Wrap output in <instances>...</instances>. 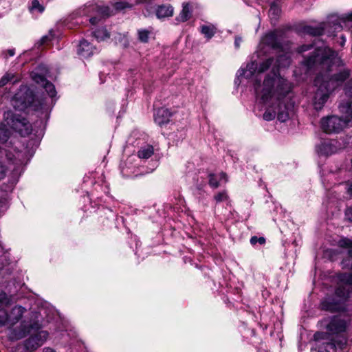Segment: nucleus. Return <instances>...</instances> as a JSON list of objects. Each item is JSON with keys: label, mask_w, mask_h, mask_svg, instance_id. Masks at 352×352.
I'll use <instances>...</instances> for the list:
<instances>
[{"label": "nucleus", "mask_w": 352, "mask_h": 352, "mask_svg": "<svg viewBox=\"0 0 352 352\" xmlns=\"http://www.w3.org/2000/svg\"><path fill=\"white\" fill-rule=\"evenodd\" d=\"M149 0H137V3H144L148 2Z\"/></svg>", "instance_id": "6e6d98bb"}, {"label": "nucleus", "mask_w": 352, "mask_h": 352, "mask_svg": "<svg viewBox=\"0 0 352 352\" xmlns=\"http://www.w3.org/2000/svg\"><path fill=\"white\" fill-rule=\"evenodd\" d=\"M30 327L25 322H21L20 325L16 327H9L8 339L16 341L23 338L30 333Z\"/></svg>", "instance_id": "4468645a"}, {"label": "nucleus", "mask_w": 352, "mask_h": 352, "mask_svg": "<svg viewBox=\"0 0 352 352\" xmlns=\"http://www.w3.org/2000/svg\"><path fill=\"white\" fill-rule=\"evenodd\" d=\"M350 71L343 68L331 75V87H336L342 85L349 77Z\"/></svg>", "instance_id": "f3484780"}, {"label": "nucleus", "mask_w": 352, "mask_h": 352, "mask_svg": "<svg viewBox=\"0 0 352 352\" xmlns=\"http://www.w3.org/2000/svg\"><path fill=\"white\" fill-rule=\"evenodd\" d=\"M3 326L10 327L8 313L6 312L0 314V327Z\"/></svg>", "instance_id": "79ce46f5"}, {"label": "nucleus", "mask_w": 352, "mask_h": 352, "mask_svg": "<svg viewBox=\"0 0 352 352\" xmlns=\"http://www.w3.org/2000/svg\"><path fill=\"white\" fill-rule=\"evenodd\" d=\"M11 127L21 136H27L32 132V126L30 122L24 117L14 115L12 118Z\"/></svg>", "instance_id": "9d476101"}, {"label": "nucleus", "mask_w": 352, "mask_h": 352, "mask_svg": "<svg viewBox=\"0 0 352 352\" xmlns=\"http://www.w3.org/2000/svg\"><path fill=\"white\" fill-rule=\"evenodd\" d=\"M222 181L224 183L228 182L227 175L223 172L219 174L210 173L208 175V184L212 188H217Z\"/></svg>", "instance_id": "6ab92c4d"}, {"label": "nucleus", "mask_w": 352, "mask_h": 352, "mask_svg": "<svg viewBox=\"0 0 352 352\" xmlns=\"http://www.w3.org/2000/svg\"><path fill=\"white\" fill-rule=\"evenodd\" d=\"M331 67L333 66L339 67L343 65L342 60H341L340 56H339L338 53L336 52L331 50Z\"/></svg>", "instance_id": "4c0bfd02"}, {"label": "nucleus", "mask_w": 352, "mask_h": 352, "mask_svg": "<svg viewBox=\"0 0 352 352\" xmlns=\"http://www.w3.org/2000/svg\"><path fill=\"white\" fill-rule=\"evenodd\" d=\"M273 62V58H267L265 61L262 62L258 67L257 63L252 61L247 65L245 69H241L238 71V76H244L245 78H250L256 71H258V74H261L268 69L270 67L272 66Z\"/></svg>", "instance_id": "1a4fd4ad"}, {"label": "nucleus", "mask_w": 352, "mask_h": 352, "mask_svg": "<svg viewBox=\"0 0 352 352\" xmlns=\"http://www.w3.org/2000/svg\"><path fill=\"white\" fill-rule=\"evenodd\" d=\"M14 109L23 111L31 107L34 111L42 109L43 103L34 98L33 92L26 86H21L12 99Z\"/></svg>", "instance_id": "7ed1b4c3"}, {"label": "nucleus", "mask_w": 352, "mask_h": 352, "mask_svg": "<svg viewBox=\"0 0 352 352\" xmlns=\"http://www.w3.org/2000/svg\"><path fill=\"white\" fill-rule=\"evenodd\" d=\"M263 43L272 48H280V33L276 30L267 33L263 38Z\"/></svg>", "instance_id": "dca6fc26"}, {"label": "nucleus", "mask_w": 352, "mask_h": 352, "mask_svg": "<svg viewBox=\"0 0 352 352\" xmlns=\"http://www.w3.org/2000/svg\"><path fill=\"white\" fill-rule=\"evenodd\" d=\"M24 311L25 309L21 306H15L8 313L10 327H13L21 319Z\"/></svg>", "instance_id": "aec40b11"}, {"label": "nucleus", "mask_w": 352, "mask_h": 352, "mask_svg": "<svg viewBox=\"0 0 352 352\" xmlns=\"http://www.w3.org/2000/svg\"><path fill=\"white\" fill-rule=\"evenodd\" d=\"M201 33L204 35V36L210 40L212 38L217 32V28L214 25H203L201 26Z\"/></svg>", "instance_id": "a878e982"}, {"label": "nucleus", "mask_w": 352, "mask_h": 352, "mask_svg": "<svg viewBox=\"0 0 352 352\" xmlns=\"http://www.w3.org/2000/svg\"><path fill=\"white\" fill-rule=\"evenodd\" d=\"M100 20V17L97 14V16L91 17L89 19V21L92 25H96L99 22Z\"/></svg>", "instance_id": "3c124183"}, {"label": "nucleus", "mask_w": 352, "mask_h": 352, "mask_svg": "<svg viewBox=\"0 0 352 352\" xmlns=\"http://www.w3.org/2000/svg\"><path fill=\"white\" fill-rule=\"evenodd\" d=\"M22 155L21 153H17V158H15V160L13 161V164L16 166V168H19L23 164V160H22L20 157Z\"/></svg>", "instance_id": "a18cd8bd"}, {"label": "nucleus", "mask_w": 352, "mask_h": 352, "mask_svg": "<svg viewBox=\"0 0 352 352\" xmlns=\"http://www.w3.org/2000/svg\"><path fill=\"white\" fill-rule=\"evenodd\" d=\"M321 309L325 311H329L330 309V300L329 298L324 299L320 304Z\"/></svg>", "instance_id": "c03bdc74"}, {"label": "nucleus", "mask_w": 352, "mask_h": 352, "mask_svg": "<svg viewBox=\"0 0 352 352\" xmlns=\"http://www.w3.org/2000/svg\"><path fill=\"white\" fill-rule=\"evenodd\" d=\"M341 39H342V41H340V46H343L346 41L345 38L343 35L341 36Z\"/></svg>", "instance_id": "864d4df0"}, {"label": "nucleus", "mask_w": 352, "mask_h": 352, "mask_svg": "<svg viewBox=\"0 0 352 352\" xmlns=\"http://www.w3.org/2000/svg\"><path fill=\"white\" fill-rule=\"evenodd\" d=\"M349 192L351 195H352V184L350 185L349 188Z\"/></svg>", "instance_id": "4d7b16f0"}, {"label": "nucleus", "mask_w": 352, "mask_h": 352, "mask_svg": "<svg viewBox=\"0 0 352 352\" xmlns=\"http://www.w3.org/2000/svg\"><path fill=\"white\" fill-rule=\"evenodd\" d=\"M174 9L170 5H162L158 6L156 10V16L158 19H164L173 16Z\"/></svg>", "instance_id": "4be33fe9"}, {"label": "nucleus", "mask_w": 352, "mask_h": 352, "mask_svg": "<svg viewBox=\"0 0 352 352\" xmlns=\"http://www.w3.org/2000/svg\"><path fill=\"white\" fill-rule=\"evenodd\" d=\"M265 242V239L264 237H257V236H252L250 239V243L252 245H255L257 243H259L260 244H263Z\"/></svg>", "instance_id": "37998d69"}, {"label": "nucleus", "mask_w": 352, "mask_h": 352, "mask_svg": "<svg viewBox=\"0 0 352 352\" xmlns=\"http://www.w3.org/2000/svg\"><path fill=\"white\" fill-rule=\"evenodd\" d=\"M331 30L340 32L343 28L350 29L352 28V12L341 16L336 14H331Z\"/></svg>", "instance_id": "f8f14e48"}, {"label": "nucleus", "mask_w": 352, "mask_h": 352, "mask_svg": "<svg viewBox=\"0 0 352 352\" xmlns=\"http://www.w3.org/2000/svg\"><path fill=\"white\" fill-rule=\"evenodd\" d=\"M77 52L82 58H88L94 54V49L89 42L82 41L78 45Z\"/></svg>", "instance_id": "412c9836"}, {"label": "nucleus", "mask_w": 352, "mask_h": 352, "mask_svg": "<svg viewBox=\"0 0 352 352\" xmlns=\"http://www.w3.org/2000/svg\"><path fill=\"white\" fill-rule=\"evenodd\" d=\"M153 154V148L151 146H146L141 148L138 151V155L142 159H148Z\"/></svg>", "instance_id": "c756f323"}, {"label": "nucleus", "mask_w": 352, "mask_h": 352, "mask_svg": "<svg viewBox=\"0 0 352 352\" xmlns=\"http://www.w3.org/2000/svg\"><path fill=\"white\" fill-rule=\"evenodd\" d=\"M320 130L319 133L320 142L316 146V151L320 158L319 166L322 158L327 160L330 151L329 135L330 133V116L323 117L320 120Z\"/></svg>", "instance_id": "0eeeda50"}, {"label": "nucleus", "mask_w": 352, "mask_h": 352, "mask_svg": "<svg viewBox=\"0 0 352 352\" xmlns=\"http://www.w3.org/2000/svg\"><path fill=\"white\" fill-rule=\"evenodd\" d=\"M43 352H56L54 350L50 348H45Z\"/></svg>", "instance_id": "5fc2aeb1"}, {"label": "nucleus", "mask_w": 352, "mask_h": 352, "mask_svg": "<svg viewBox=\"0 0 352 352\" xmlns=\"http://www.w3.org/2000/svg\"><path fill=\"white\" fill-rule=\"evenodd\" d=\"M191 16L192 9L190 6V3H184L182 5V10L175 19L178 22H185L190 19Z\"/></svg>", "instance_id": "5701e85b"}, {"label": "nucleus", "mask_w": 352, "mask_h": 352, "mask_svg": "<svg viewBox=\"0 0 352 352\" xmlns=\"http://www.w3.org/2000/svg\"><path fill=\"white\" fill-rule=\"evenodd\" d=\"M48 337V333L46 331H40L32 335L25 341V348L26 350L32 351L42 346Z\"/></svg>", "instance_id": "9b49d317"}, {"label": "nucleus", "mask_w": 352, "mask_h": 352, "mask_svg": "<svg viewBox=\"0 0 352 352\" xmlns=\"http://www.w3.org/2000/svg\"><path fill=\"white\" fill-rule=\"evenodd\" d=\"M47 72V69L44 65H39L31 72V78L36 83L43 86L47 81L46 78Z\"/></svg>", "instance_id": "2eb2a0df"}, {"label": "nucleus", "mask_w": 352, "mask_h": 352, "mask_svg": "<svg viewBox=\"0 0 352 352\" xmlns=\"http://www.w3.org/2000/svg\"><path fill=\"white\" fill-rule=\"evenodd\" d=\"M290 63L291 56L290 54L288 52L280 54L277 56L276 61L274 60V62L272 64V65H273V76H267L263 83V87L262 90L261 98L263 100H266L268 98L267 94L268 93L270 92V90L268 89V87L274 86V85H276V87H277V80L278 78H281L280 76L278 75L279 68L287 67L289 66Z\"/></svg>", "instance_id": "20e7f679"}, {"label": "nucleus", "mask_w": 352, "mask_h": 352, "mask_svg": "<svg viewBox=\"0 0 352 352\" xmlns=\"http://www.w3.org/2000/svg\"><path fill=\"white\" fill-rule=\"evenodd\" d=\"M10 135V131L6 127L5 125H0V145L6 143Z\"/></svg>", "instance_id": "2f4dec72"}, {"label": "nucleus", "mask_w": 352, "mask_h": 352, "mask_svg": "<svg viewBox=\"0 0 352 352\" xmlns=\"http://www.w3.org/2000/svg\"><path fill=\"white\" fill-rule=\"evenodd\" d=\"M94 36L98 41H104L106 38H109L110 35L105 28L98 29L93 32Z\"/></svg>", "instance_id": "7c9ffc66"}, {"label": "nucleus", "mask_w": 352, "mask_h": 352, "mask_svg": "<svg viewBox=\"0 0 352 352\" xmlns=\"http://www.w3.org/2000/svg\"><path fill=\"white\" fill-rule=\"evenodd\" d=\"M305 32L313 36L320 35L323 32V28H313L311 26H307L305 28Z\"/></svg>", "instance_id": "58836bf2"}, {"label": "nucleus", "mask_w": 352, "mask_h": 352, "mask_svg": "<svg viewBox=\"0 0 352 352\" xmlns=\"http://www.w3.org/2000/svg\"><path fill=\"white\" fill-rule=\"evenodd\" d=\"M338 244L342 248L348 249V254L352 258V241L349 239H342L338 241Z\"/></svg>", "instance_id": "72a5a7b5"}, {"label": "nucleus", "mask_w": 352, "mask_h": 352, "mask_svg": "<svg viewBox=\"0 0 352 352\" xmlns=\"http://www.w3.org/2000/svg\"><path fill=\"white\" fill-rule=\"evenodd\" d=\"M340 111L344 115V118L350 123L352 122V102H347L339 107Z\"/></svg>", "instance_id": "393cba45"}, {"label": "nucleus", "mask_w": 352, "mask_h": 352, "mask_svg": "<svg viewBox=\"0 0 352 352\" xmlns=\"http://www.w3.org/2000/svg\"><path fill=\"white\" fill-rule=\"evenodd\" d=\"M6 168L0 162V180L4 178V177L6 176Z\"/></svg>", "instance_id": "09e8293b"}, {"label": "nucleus", "mask_w": 352, "mask_h": 352, "mask_svg": "<svg viewBox=\"0 0 352 352\" xmlns=\"http://www.w3.org/2000/svg\"><path fill=\"white\" fill-rule=\"evenodd\" d=\"M352 295V274L339 276V283L331 298V312L343 311L346 300Z\"/></svg>", "instance_id": "f03ea898"}, {"label": "nucleus", "mask_w": 352, "mask_h": 352, "mask_svg": "<svg viewBox=\"0 0 352 352\" xmlns=\"http://www.w3.org/2000/svg\"><path fill=\"white\" fill-rule=\"evenodd\" d=\"M138 39L142 43H147L148 41L151 31L146 29H140L138 31Z\"/></svg>", "instance_id": "f704fd0d"}, {"label": "nucleus", "mask_w": 352, "mask_h": 352, "mask_svg": "<svg viewBox=\"0 0 352 352\" xmlns=\"http://www.w3.org/2000/svg\"><path fill=\"white\" fill-rule=\"evenodd\" d=\"M55 36L53 30H50L47 34L43 36L38 42L39 45L48 44Z\"/></svg>", "instance_id": "e433bc0d"}, {"label": "nucleus", "mask_w": 352, "mask_h": 352, "mask_svg": "<svg viewBox=\"0 0 352 352\" xmlns=\"http://www.w3.org/2000/svg\"><path fill=\"white\" fill-rule=\"evenodd\" d=\"M241 41H242V38H241V37H240V36H236V38H235V41H234V45H235V47H236V48H239V46H240V44H241Z\"/></svg>", "instance_id": "603ef678"}, {"label": "nucleus", "mask_w": 352, "mask_h": 352, "mask_svg": "<svg viewBox=\"0 0 352 352\" xmlns=\"http://www.w3.org/2000/svg\"><path fill=\"white\" fill-rule=\"evenodd\" d=\"M329 81L330 77L328 73L318 74L315 80L314 85L317 90L314 96V106L316 110H321L324 104L327 101L329 96Z\"/></svg>", "instance_id": "423d86ee"}, {"label": "nucleus", "mask_w": 352, "mask_h": 352, "mask_svg": "<svg viewBox=\"0 0 352 352\" xmlns=\"http://www.w3.org/2000/svg\"><path fill=\"white\" fill-rule=\"evenodd\" d=\"M3 54H4L5 57L7 58H8L7 55H8L9 56H13L15 54V50H14V49L7 50L4 51L3 52Z\"/></svg>", "instance_id": "8fccbe9b"}, {"label": "nucleus", "mask_w": 352, "mask_h": 352, "mask_svg": "<svg viewBox=\"0 0 352 352\" xmlns=\"http://www.w3.org/2000/svg\"><path fill=\"white\" fill-rule=\"evenodd\" d=\"M13 80V83L20 81V78L16 77L14 74L7 72L0 79V87H4L8 82Z\"/></svg>", "instance_id": "cd10ccee"}, {"label": "nucleus", "mask_w": 352, "mask_h": 352, "mask_svg": "<svg viewBox=\"0 0 352 352\" xmlns=\"http://www.w3.org/2000/svg\"><path fill=\"white\" fill-rule=\"evenodd\" d=\"M280 8L279 6L273 3L270 6V8L269 10V15L272 18V19L276 20L280 14Z\"/></svg>", "instance_id": "473e14b6"}, {"label": "nucleus", "mask_w": 352, "mask_h": 352, "mask_svg": "<svg viewBox=\"0 0 352 352\" xmlns=\"http://www.w3.org/2000/svg\"><path fill=\"white\" fill-rule=\"evenodd\" d=\"M113 7L117 10H122L125 8H131L132 5L124 1H120L114 3Z\"/></svg>", "instance_id": "a19ab883"}, {"label": "nucleus", "mask_w": 352, "mask_h": 352, "mask_svg": "<svg viewBox=\"0 0 352 352\" xmlns=\"http://www.w3.org/2000/svg\"><path fill=\"white\" fill-rule=\"evenodd\" d=\"M346 329V322L344 320L334 317L331 320V333H342ZM346 344V340L342 334L331 335V348H338L342 350Z\"/></svg>", "instance_id": "6e6552de"}, {"label": "nucleus", "mask_w": 352, "mask_h": 352, "mask_svg": "<svg viewBox=\"0 0 352 352\" xmlns=\"http://www.w3.org/2000/svg\"><path fill=\"white\" fill-rule=\"evenodd\" d=\"M28 10L32 14L36 12L41 14L44 12L45 7L40 3L38 0H32L28 6Z\"/></svg>", "instance_id": "c85d7f7f"}, {"label": "nucleus", "mask_w": 352, "mask_h": 352, "mask_svg": "<svg viewBox=\"0 0 352 352\" xmlns=\"http://www.w3.org/2000/svg\"><path fill=\"white\" fill-rule=\"evenodd\" d=\"M329 58V54L326 52V49L322 50L320 46L316 49L314 54L306 58L303 63L308 69L312 68L317 63H324Z\"/></svg>", "instance_id": "ddd939ff"}, {"label": "nucleus", "mask_w": 352, "mask_h": 352, "mask_svg": "<svg viewBox=\"0 0 352 352\" xmlns=\"http://www.w3.org/2000/svg\"><path fill=\"white\" fill-rule=\"evenodd\" d=\"M170 117L171 113L170 111L166 108L162 107L157 110L154 116V120L157 124L162 125L168 123Z\"/></svg>", "instance_id": "a211bd4d"}, {"label": "nucleus", "mask_w": 352, "mask_h": 352, "mask_svg": "<svg viewBox=\"0 0 352 352\" xmlns=\"http://www.w3.org/2000/svg\"><path fill=\"white\" fill-rule=\"evenodd\" d=\"M91 10L96 12L100 18L107 17L109 16L110 9L107 6H100L98 5H92Z\"/></svg>", "instance_id": "bb28decb"}, {"label": "nucleus", "mask_w": 352, "mask_h": 352, "mask_svg": "<svg viewBox=\"0 0 352 352\" xmlns=\"http://www.w3.org/2000/svg\"><path fill=\"white\" fill-rule=\"evenodd\" d=\"M274 86L268 87L270 92L268 93V98L263 100L261 98L263 85H260V82L256 80L254 83L255 92L257 97L260 98L263 102H267L269 100H275L276 107L272 106L266 109L263 113V118L265 120L271 121L277 116V118L280 122H285L289 119L290 113L294 109V103L287 102V99L286 96L292 89L291 84L287 80L280 78L277 80V87L276 89Z\"/></svg>", "instance_id": "f257e3e1"}, {"label": "nucleus", "mask_w": 352, "mask_h": 352, "mask_svg": "<svg viewBox=\"0 0 352 352\" xmlns=\"http://www.w3.org/2000/svg\"><path fill=\"white\" fill-rule=\"evenodd\" d=\"M42 87H43L46 92L51 98H54L56 96V91L55 89V87L52 82L47 80Z\"/></svg>", "instance_id": "c9c22d12"}, {"label": "nucleus", "mask_w": 352, "mask_h": 352, "mask_svg": "<svg viewBox=\"0 0 352 352\" xmlns=\"http://www.w3.org/2000/svg\"><path fill=\"white\" fill-rule=\"evenodd\" d=\"M214 199L215 200L216 203H220V202L228 200V195L227 191L223 190V191L219 192L214 196Z\"/></svg>", "instance_id": "ea45409f"}, {"label": "nucleus", "mask_w": 352, "mask_h": 352, "mask_svg": "<svg viewBox=\"0 0 352 352\" xmlns=\"http://www.w3.org/2000/svg\"><path fill=\"white\" fill-rule=\"evenodd\" d=\"M313 47V45H303L298 48V53H302L304 52L308 51Z\"/></svg>", "instance_id": "49530a36"}, {"label": "nucleus", "mask_w": 352, "mask_h": 352, "mask_svg": "<svg viewBox=\"0 0 352 352\" xmlns=\"http://www.w3.org/2000/svg\"><path fill=\"white\" fill-rule=\"evenodd\" d=\"M319 330L315 333L311 352H329L330 319L327 318L318 322Z\"/></svg>", "instance_id": "39448f33"}, {"label": "nucleus", "mask_w": 352, "mask_h": 352, "mask_svg": "<svg viewBox=\"0 0 352 352\" xmlns=\"http://www.w3.org/2000/svg\"><path fill=\"white\" fill-rule=\"evenodd\" d=\"M346 94L352 97V79L350 80L345 88Z\"/></svg>", "instance_id": "de8ad7c7"}, {"label": "nucleus", "mask_w": 352, "mask_h": 352, "mask_svg": "<svg viewBox=\"0 0 352 352\" xmlns=\"http://www.w3.org/2000/svg\"><path fill=\"white\" fill-rule=\"evenodd\" d=\"M348 124L349 122L344 118L331 116V133L339 132Z\"/></svg>", "instance_id": "b1692460"}]
</instances>
